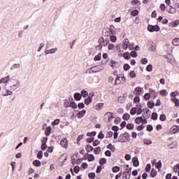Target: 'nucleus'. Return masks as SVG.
<instances>
[{
    "label": "nucleus",
    "mask_w": 179,
    "mask_h": 179,
    "mask_svg": "<svg viewBox=\"0 0 179 179\" xmlns=\"http://www.w3.org/2000/svg\"><path fill=\"white\" fill-rule=\"evenodd\" d=\"M127 82V78L124 76H117L114 85L116 86L117 85H124Z\"/></svg>",
    "instance_id": "3"
},
{
    "label": "nucleus",
    "mask_w": 179,
    "mask_h": 179,
    "mask_svg": "<svg viewBox=\"0 0 179 179\" xmlns=\"http://www.w3.org/2000/svg\"><path fill=\"white\" fill-rule=\"evenodd\" d=\"M60 145L62 148L66 149V148H68V139L65 138L63 140H61Z\"/></svg>",
    "instance_id": "13"
},
{
    "label": "nucleus",
    "mask_w": 179,
    "mask_h": 179,
    "mask_svg": "<svg viewBox=\"0 0 179 179\" xmlns=\"http://www.w3.org/2000/svg\"><path fill=\"white\" fill-rule=\"evenodd\" d=\"M74 99L77 101H79L82 99V95L79 93L74 94Z\"/></svg>",
    "instance_id": "25"
},
{
    "label": "nucleus",
    "mask_w": 179,
    "mask_h": 179,
    "mask_svg": "<svg viewBox=\"0 0 179 179\" xmlns=\"http://www.w3.org/2000/svg\"><path fill=\"white\" fill-rule=\"evenodd\" d=\"M85 73H94V71H93V69L91 67L85 71Z\"/></svg>",
    "instance_id": "58"
},
{
    "label": "nucleus",
    "mask_w": 179,
    "mask_h": 179,
    "mask_svg": "<svg viewBox=\"0 0 179 179\" xmlns=\"http://www.w3.org/2000/svg\"><path fill=\"white\" fill-rule=\"evenodd\" d=\"M122 118H123V120H126V121H128V120H129V118H131V115H129V114H128V113H124V114L123 115Z\"/></svg>",
    "instance_id": "42"
},
{
    "label": "nucleus",
    "mask_w": 179,
    "mask_h": 179,
    "mask_svg": "<svg viewBox=\"0 0 179 179\" xmlns=\"http://www.w3.org/2000/svg\"><path fill=\"white\" fill-rule=\"evenodd\" d=\"M152 69H153V66H152V64H148L146 67L147 72H152Z\"/></svg>",
    "instance_id": "46"
},
{
    "label": "nucleus",
    "mask_w": 179,
    "mask_h": 179,
    "mask_svg": "<svg viewBox=\"0 0 179 179\" xmlns=\"http://www.w3.org/2000/svg\"><path fill=\"white\" fill-rule=\"evenodd\" d=\"M37 157H38V159H40V160H41V159H43V151L40 150L38 152Z\"/></svg>",
    "instance_id": "54"
},
{
    "label": "nucleus",
    "mask_w": 179,
    "mask_h": 179,
    "mask_svg": "<svg viewBox=\"0 0 179 179\" xmlns=\"http://www.w3.org/2000/svg\"><path fill=\"white\" fill-rule=\"evenodd\" d=\"M177 141H174L169 145V148H170L171 149H176V148H177Z\"/></svg>",
    "instance_id": "26"
},
{
    "label": "nucleus",
    "mask_w": 179,
    "mask_h": 179,
    "mask_svg": "<svg viewBox=\"0 0 179 179\" xmlns=\"http://www.w3.org/2000/svg\"><path fill=\"white\" fill-rule=\"evenodd\" d=\"M81 96H83V97L86 99V97L89 96V93L86 90H83L81 91Z\"/></svg>",
    "instance_id": "30"
},
{
    "label": "nucleus",
    "mask_w": 179,
    "mask_h": 179,
    "mask_svg": "<svg viewBox=\"0 0 179 179\" xmlns=\"http://www.w3.org/2000/svg\"><path fill=\"white\" fill-rule=\"evenodd\" d=\"M109 30L112 34H118V33H121V29L114 28L113 26L110 27Z\"/></svg>",
    "instance_id": "10"
},
{
    "label": "nucleus",
    "mask_w": 179,
    "mask_h": 179,
    "mask_svg": "<svg viewBox=\"0 0 179 179\" xmlns=\"http://www.w3.org/2000/svg\"><path fill=\"white\" fill-rule=\"evenodd\" d=\"M142 93V88L140 87H137L134 90V94H136V96H139Z\"/></svg>",
    "instance_id": "17"
},
{
    "label": "nucleus",
    "mask_w": 179,
    "mask_h": 179,
    "mask_svg": "<svg viewBox=\"0 0 179 179\" xmlns=\"http://www.w3.org/2000/svg\"><path fill=\"white\" fill-rule=\"evenodd\" d=\"M73 170H74V173H76V174H78V173H79L80 169L79 168V166H76L74 167Z\"/></svg>",
    "instance_id": "64"
},
{
    "label": "nucleus",
    "mask_w": 179,
    "mask_h": 179,
    "mask_svg": "<svg viewBox=\"0 0 179 179\" xmlns=\"http://www.w3.org/2000/svg\"><path fill=\"white\" fill-rule=\"evenodd\" d=\"M85 150L88 152H93V147L92 145H87L85 147Z\"/></svg>",
    "instance_id": "34"
},
{
    "label": "nucleus",
    "mask_w": 179,
    "mask_h": 179,
    "mask_svg": "<svg viewBox=\"0 0 179 179\" xmlns=\"http://www.w3.org/2000/svg\"><path fill=\"white\" fill-rule=\"evenodd\" d=\"M109 66H111L113 69H117V62L115 60H110L108 63Z\"/></svg>",
    "instance_id": "16"
},
{
    "label": "nucleus",
    "mask_w": 179,
    "mask_h": 179,
    "mask_svg": "<svg viewBox=\"0 0 179 179\" xmlns=\"http://www.w3.org/2000/svg\"><path fill=\"white\" fill-rule=\"evenodd\" d=\"M128 139H129V134L128 133H124L119 136L117 142H120V143H124V142H127Z\"/></svg>",
    "instance_id": "2"
},
{
    "label": "nucleus",
    "mask_w": 179,
    "mask_h": 179,
    "mask_svg": "<svg viewBox=\"0 0 179 179\" xmlns=\"http://www.w3.org/2000/svg\"><path fill=\"white\" fill-rule=\"evenodd\" d=\"M88 177H89V178H90V179H94V178H96V173H93V172L90 173L88 174Z\"/></svg>",
    "instance_id": "49"
},
{
    "label": "nucleus",
    "mask_w": 179,
    "mask_h": 179,
    "mask_svg": "<svg viewBox=\"0 0 179 179\" xmlns=\"http://www.w3.org/2000/svg\"><path fill=\"white\" fill-rule=\"evenodd\" d=\"M145 100H150V93H145L144 95Z\"/></svg>",
    "instance_id": "62"
},
{
    "label": "nucleus",
    "mask_w": 179,
    "mask_h": 179,
    "mask_svg": "<svg viewBox=\"0 0 179 179\" xmlns=\"http://www.w3.org/2000/svg\"><path fill=\"white\" fill-rule=\"evenodd\" d=\"M130 56L133 58H136L138 57V53L135 51H131L130 53Z\"/></svg>",
    "instance_id": "51"
},
{
    "label": "nucleus",
    "mask_w": 179,
    "mask_h": 179,
    "mask_svg": "<svg viewBox=\"0 0 179 179\" xmlns=\"http://www.w3.org/2000/svg\"><path fill=\"white\" fill-rule=\"evenodd\" d=\"M101 150V148L100 147H97L94 150V153L95 155H100V152Z\"/></svg>",
    "instance_id": "40"
},
{
    "label": "nucleus",
    "mask_w": 179,
    "mask_h": 179,
    "mask_svg": "<svg viewBox=\"0 0 179 179\" xmlns=\"http://www.w3.org/2000/svg\"><path fill=\"white\" fill-rule=\"evenodd\" d=\"M161 96H163L164 97H166V96H167L168 93H167V90H162L160 92H159Z\"/></svg>",
    "instance_id": "39"
},
{
    "label": "nucleus",
    "mask_w": 179,
    "mask_h": 179,
    "mask_svg": "<svg viewBox=\"0 0 179 179\" xmlns=\"http://www.w3.org/2000/svg\"><path fill=\"white\" fill-rule=\"evenodd\" d=\"M129 40L128 38H125L122 45L123 50H127L129 47Z\"/></svg>",
    "instance_id": "14"
},
{
    "label": "nucleus",
    "mask_w": 179,
    "mask_h": 179,
    "mask_svg": "<svg viewBox=\"0 0 179 179\" xmlns=\"http://www.w3.org/2000/svg\"><path fill=\"white\" fill-rule=\"evenodd\" d=\"M101 59V53H99L94 58V61H100Z\"/></svg>",
    "instance_id": "48"
},
{
    "label": "nucleus",
    "mask_w": 179,
    "mask_h": 179,
    "mask_svg": "<svg viewBox=\"0 0 179 179\" xmlns=\"http://www.w3.org/2000/svg\"><path fill=\"white\" fill-rule=\"evenodd\" d=\"M59 119H56L55 120L52 122V125L53 127H55V125H58V124H59Z\"/></svg>",
    "instance_id": "52"
},
{
    "label": "nucleus",
    "mask_w": 179,
    "mask_h": 179,
    "mask_svg": "<svg viewBox=\"0 0 179 179\" xmlns=\"http://www.w3.org/2000/svg\"><path fill=\"white\" fill-rule=\"evenodd\" d=\"M99 41V45L98 47H99L100 50H101L103 47H106L108 43H110V41L108 40V38L104 39V38H100Z\"/></svg>",
    "instance_id": "4"
},
{
    "label": "nucleus",
    "mask_w": 179,
    "mask_h": 179,
    "mask_svg": "<svg viewBox=\"0 0 179 179\" xmlns=\"http://www.w3.org/2000/svg\"><path fill=\"white\" fill-rule=\"evenodd\" d=\"M20 64H14L11 67L10 69H19L20 68Z\"/></svg>",
    "instance_id": "36"
},
{
    "label": "nucleus",
    "mask_w": 179,
    "mask_h": 179,
    "mask_svg": "<svg viewBox=\"0 0 179 179\" xmlns=\"http://www.w3.org/2000/svg\"><path fill=\"white\" fill-rule=\"evenodd\" d=\"M41 149L43 150H45V149H47V144L45 142L42 141V144H41Z\"/></svg>",
    "instance_id": "53"
},
{
    "label": "nucleus",
    "mask_w": 179,
    "mask_h": 179,
    "mask_svg": "<svg viewBox=\"0 0 179 179\" xmlns=\"http://www.w3.org/2000/svg\"><path fill=\"white\" fill-rule=\"evenodd\" d=\"M10 81V76H6L0 79V85H8V82Z\"/></svg>",
    "instance_id": "6"
},
{
    "label": "nucleus",
    "mask_w": 179,
    "mask_h": 179,
    "mask_svg": "<svg viewBox=\"0 0 179 179\" xmlns=\"http://www.w3.org/2000/svg\"><path fill=\"white\" fill-rule=\"evenodd\" d=\"M96 131L88 132L87 136H96Z\"/></svg>",
    "instance_id": "57"
},
{
    "label": "nucleus",
    "mask_w": 179,
    "mask_h": 179,
    "mask_svg": "<svg viewBox=\"0 0 179 179\" xmlns=\"http://www.w3.org/2000/svg\"><path fill=\"white\" fill-rule=\"evenodd\" d=\"M86 115V110H83L77 114L78 118H83V116Z\"/></svg>",
    "instance_id": "19"
},
{
    "label": "nucleus",
    "mask_w": 179,
    "mask_h": 179,
    "mask_svg": "<svg viewBox=\"0 0 179 179\" xmlns=\"http://www.w3.org/2000/svg\"><path fill=\"white\" fill-rule=\"evenodd\" d=\"M66 107H71V108H78V104L75 101L67 102L64 103Z\"/></svg>",
    "instance_id": "11"
},
{
    "label": "nucleus",
    "mask_w": 179,
    "mask_h": 179,
    "mask_svg": "<svg viewBox=\"0 0 179 179\" xmlns=\"http://www.w3.org/2000/svg\"><path fill=\"white\" fill-rule=\"evenodd\" d=\"M149 93L151 95V97H153V99H156L157 97V94L154 90L149 89Z\"/></svg>",
    "instance_id": "18"
},
{
    "label": "nucleus",
    "mask_w": 179,
    "mask_h": 179,
    "mask_svg": "<svg viewBox=\"0 0 179 179\" xmlns=\"http://www.w3.org/2000/svg\"><path fill=\"white\" fill-rule=\"evenodd\" d=\"M123 57L124 59H131V55L129 54V52H126L123 54Z\"/></svg>",
    "instance_id": "28"
},
{
    "label": "nucleus",
    "mask_w": 179,
    "mask_h": 179,
    "mask_svg": "<svg viewBox=\"0 0 179 179\" xmlns=\"http://www.w3.org/2000/svg\"><path fill=\"white\" fill-rule=\"evenodd\" d=\"M143 142L144 145H152V141L149 138L144 139Z\"/></svg>",
    "instance_id": "37"
},
{
    "label": "nucleus",
    "mask_w": 179,
    "mask_h": 179,
    "mask_svg": "<svg viewBox=\"0 0 179 179\" xmlns=\"http://www.w3.org/2000/svg\"><path fill=\"white\" fill-rule=\"evenodd\" d=\"M113 173H118L120 171V166H115L112 168Z\"/></svg>",
    "instance_id": "38"
},
{
    "label": "nucleus",
    "mask_w": 179,
    "mask_h": 179,
    "mask_svg": "<svg viewBox=\"0 0 179 179\" xmlns=\"http://www.w3.org/2000/svg\"><path fill=\"white\" fill-rule=\"evenodd\" d=\"M152 120H157V114L156 113H152L151 115Z\"/></svg>",
    "instance_id": "56"
},
{
    "label": "nucleus",
    "mask_w": 179,
    "mask_h": 179,
    "mask_svg": "<svg viewBox=\"0 0 179 179\" xmlns=\"http://www.w3.org/2000/svg\"><path fill=\"white\" fill-rule=\"evenodd\" d=\"M138 13L139 11H138V10H134L133 11H131V15H132L133 16H137Z\"/></svg>",
    "instance_id": "61"
},
{
    "label": "nucleus",
    "mask_w": 179,
    "mask_h": 179,
    "mask_svg": "<svg viewBox=\"0 0 179 179\" xmlns=\"http://www.w3.org/2000/svg\"><path fill=\"white\" fill-rule=\"evenodd\" d=\"M129 75L131 78H136V73H135V71H130Z\"/></svg>",
    "instance_id": "60"
},
{
    "label": "nucleus",
    "mask_w": 179,
    "mask_h": 179,
    "mask_svg": "<svg viewBox=\"0 0 179 179\" xmlns=\"http://www.w3.org/2000/svg\"><path fill=\"white\" fill-rule=\"evenodd\" d=\"M148 108H155V103L154 102H152V101H149L148 103Z\"/></svg>",
    "instance_id": "45"
},
{
    "label": "nucleus",
    "mask_w": 179,
    "mask_h": 179,
    "mask_svg": "<svg viewBox=\"0 0 179 179\" xmlns=\"http://www.w3.org/2000/svg\"><path fill=\"white\" fill-rule=\"evenodd\" d=\"M170 132L172 134H178L179 133V125L178 126H177V125L172 126L170 129Z\"/></svg>",
    "instance_id": "9"
},
{
    "label": "nucleus",
    "mask_w": 179,
    "mask_h": 179,
    "mask_svg": "<svg viewBox=\"0 0 179 179\" xmlns=\"http://www.w3.org/2000/svg\"><path fill=\"white\" fill-rule=\"evenodd\" d=\"M105 117L106 119H108V122H111V121L114 120V115L113 114V113L110 112H107L105 114Z\"/></svg>",
    "instance_id": "8"
},
{
    "label": "nucleus",
    "mask_w": 179,
    "mask_h": 179,
    "mask_svg": "<svg viewBox=\"0 0 179 179\" xmlns=\"http://www.w3.org/2000/svg\"><path fill=\"white\" fill-rule=\"evenodd\" d=\"M172 44L173 45H175V47H177L179 45V38H175L173 40H172Z\"/></svg>",
    "instance_id": "23"
},
{
    "label": "nucleus",
    "mask_w": 179,
    "mask_h": 179,
    "mask_svg": "<svg viewBox=\"0 0 179 179\" xmlns=\"http://www.w3.org/2000/svg\"><path fill=\"white\" fill-rule=\"evenodd\" d=\"M33 164L36 167H40V166H41V162H40L39 160H35L33 162Z\"/></svg>",
    "instance_id": "29"
},
{
    "label": "nucleus",
    "mask_w": 179,
    "mask_h": 179,
    "mask_svg": "<svg viewBox=\"0 0 179 179\" xmlns=\"http://www.w3.org/2000/svg\"><path fill=\"white\" fill-rule=\"evenodd\" d=\"M110 41H111V43H115V41H117V36L114 35L110 36Z\"/></svg>",
    "instance_id": "44"
},
{
    "label": "nucleus",
    "mask_w": 179,
    "mask_h": 179,
    "mask_svg": "<svg viewBox=\"0 0 179 179\" xmlns=\"http://www.w3.org/2000/svg\"><path fill=\"white\" fill-rule=\"evenodd\" d=\"M169 27H177L179 26V20L169 22Z\"/></svg>",
    "instance_id": "15"
},
{
    "label": "nucleus",
    "mask_w": 179,
    "mask_h": 179,
    "mask_svg": "<svg viewBox=\"0 0 179 179\" xmlns=\"http://www.w3.org/2000/svg\"><path fill=\"white\" fill-rule=\"evenodd\" d=\"M155 168L157 169L158 171H160L162 169V161L159 160L158 162L155 163Z\"/></svg>",
    "instance_id": "27"
},
{
    "label": "nucleus",
    "mask_w": 179,
    "mask_h": 179,
    "mask_svg": "<svg viewBox=\"0 0 179 179\" xmlns=\"http://www.w3.org/2000/svg\"><path fill=\"white\" fill-rule=\"evenodd\" d=\"M103 106H104V103H98V104L96 105L95 109H96L97 111H100V110H101Z\"/></svg>",
    "instance_id": "21"
},
{
    "label": "nucleus",
    "mask_w": 179,
    "mask_h": 179,
    "mask_svg": "<svg viewBox=\"0 0 179 179\" xmlns=\"http://www.w3.org/2000/svg\"><path fill=\"white\" fill-rule=\"evenodd\" d=\"M136 110H137V108H132L130 110V114L131 115H135V114H136Z\"/></svg>",
    "instance_id": "47"
},
{
    "label": "nucleus",
    "mask_w": 179,
    "mask_h": 179,
    "mask_svg": "<svg viewBox=\"0 0 179 179\" xmlns=\"http://www.w3.org/2000/svg\"><path fill=\"white\" fill-rule=\"evenodd\" d=\"M133 166L134 167H138V166H139V161L138 160V157H135L133 158Z\"/></svg>",
    "instance_id": "20"
},
{
    "label": "nucleus",
    "mask_w": 179,
    "mask_h": 179,
    "mask_svg": "<svg viewBox=\"0 0 179 179\" xmlns=\"http://www.w3.org/2000/svg\"><path fill=\"white\" fill-rule=\"evenodd\" d=\"M150 169H151L150 164H148L146 165V166H145V171H146L147 173H149V171H150Z\"/></svg>",
    "instance_id": "59"
},
{
    "label": "nucleus",
    "mask_w": 179,
    "mask_h": 179,
    "mask_svg": "<svg viewBox=\"0 0 179 179\" xmlns=\"http://www.w3.org/2000/svg\"><path fill=\"white\" fill-rule=\"evenodd\" d=\"M150 176L153 178H155V177H156V176H157V171H156V170H155V169H152L151 170V172H150Z\"/></svg>",
    "instance_id": "33"
},
{
    "label": "nucleus",
    "mask_w": 179,
    "mask_h": 179,
    "mask_svg": "<svg viewBox=\"0 0 179 179\" xmlns=\"http://www.w3.org/2000/svg\"><path fill=\"white\" fill-rule=\"evenodd\" d=\"M107 149H110L112 152H115V147L113 145H111V143H110L109 145H108L106 146Z\"/></svg>",
    "instance_id": "32"
},
{
    "label": "nucleus",
    "mask_w": 179,
    "mask_h": 179,
    "mask_svg": "<svg viewBox=\"0 0 179 179\" xmlns=\"http://www.w3.org/2000/svg\"><path fill=\"white\" fill-rule=\"evenodd\" d=\"M57 51H58V48H55L46 50L45 51V55H48L50 54H55V52H57Z\"/></svg>",
    "instance_id": "12"
},
{
    "label": "nucleus",
    "mask_w": 179,
    "mask_h": 179,
    "mask_svg": "<svg viewBox=\"0 0 179 179\" xmlns=\"http://www.w3.org/2000/svg\"><path fill=\"white\" fill-rule=\"evenodd\" d=\"M95 157L93 154L90 155L88 162H94Z\"/></svg>",
    "instance_id": "50"
},
{
    "label": "nucleus",
    "mask_w": 179,
    "mask_h": 179,
    "mask_svg": "<svg viewBox=\"0 0 179 179\" xmlns=\"http://www.w3.org/2000/svg\"><path fill=\"white\" fill-rule=\"evenodd\" d=\"M6 93L3 94V96H12V94H13V92H13V90L6 89Z\"/></svg>",
    "instance_id": "31"
},
{
    "label": "nucleus",
    "mask_w": 179,
    "mask_h": 179,
    "mask_svg": "<svg viewBox=\"0 0 179 179\" xmlns=\"http://www.w3.org/2000/svg\"><path fill=\"white\" fill-rule=\"evenodd\" d=\"M148 31H150V33H153V31H159L160 30V27L158 25H148Z\"/></svg>",
    "instance_id": "5"
},
{
    "label": "nucleus",
    "mask_w": 179,
    "mask_h": 179,
    "mask_svg": "<svg viewBox=\"0 0 179 179\" xmlns=\"http://www.w3.org/2000/svg\"><path fill=\"white\" fill-rule=\"evenodd\" d=\"M92 69L94 71V73H96V72H100L101 71V69H100V68H99L98 66H92Z\"/></svg>",
    "instance_id": "43"
},
{
    "label": "nucleus",
    "mask_w": 179,
    "mask_h": 179,
    "mask_svg": "<svg viewBox=\"0 0 179 179\" xmlns=\"http://www.w3.org/2000/svg\"><path fill=\"white\" fill-rule=\"evenodd\" d=\"M134 124L132 123H128L127 125H126V128L127 129H129L130 131H132V129H134Z\"/></svg>",
    "instance_id": "35"
},
{
    "label": "nucleus",
    "mask_w": 179,
    "mask_h": 179,
    "mask_svg": "<svg viewBox=\"0 0 179 179\" xmlns=\"http://www.w3.org/2000/svg\"><path fill=\"white\" fill-rule=\"evenodd\" d=\"M159 120H160V121H166V115L162 114L159 116Z\"/></svg>",
    "instance_id": "63"
},
{
    "label": "nucleus",
    "mask_w": 179,
    "mask_h": 179,
    "mask_svg": "<svg viewBox=\"0 0 179 179\" xmlns=\"http://www.w3.org/2000/svg\"><path fill=\"white\" fill-rule=\"evenodd\" d=\"M94 96V93H90L89 96L85 99V104L86 106H89L93 101V96Z\"/></svg>",
    "instance_id": "7"
},
{
    "label": "nucleus",
    "mask_w": 179,
    "mask_h": 179,
    "mask_svg": "<svg viewBox=\"0 0 179 179\" xmlns=\"http://www.w3.org/2000/svg\"><path fill=\"white\" fill-rule=\"evenodd\" d=\"M106 163H107V159L106 158H102L99 161V164H101V166L106 164Z\"/></svg>",
    "instance_id": "41"
},
{
    "label": "nucleus",
    "mask_w": 179,
    "mask_h": 179,
    "mask_svg": "<svg viewBox=\"0 0 179 179\" xmlns=\"http://www.w3.org/2000/svg\"><path fill=\"white\" fill-rule=\"evenodd\" d=\"M10 82L12 85L10 86V90L15 92V90H17L20 87V80L19 79H11Z\"/></svg>",
    "instance_id": "1"
},
{
    "label": "nucleus",
    "mask_w": 179,
    "mask_h": 179,
    "mask_svg": "<svg viewBox=\"0 0 179 179\" xmlns=\"http://www.w3.org/2000/svg\"><path fill=\"white\" fill-rule=\"evenodd\" d=\"M51 131H52L51 127H47L45 130V135L46 136H50L51 135Z\"/></svg>",
    "instance_id": "22"
},
{
    "label": "nucleus",
    "mask_w": 179,
    "mask_h": 179,
    "mask_svg": "<svg viewBox=\"0 0 179 179\" xmlns=\"http://www.w3.org/2000/svg\"><path fill=\"white\" fill-rule=\"evenodd\" d=\"M179 170V164H177L176 165H175L173 166V171L174 173H177V171H178Z\"/></svg>",
    "instance_id": "55"
},
{
    "label": "nucleus",
    "mask_w": 179,
    "mask_h": 179,
    "mask_svg": "<svg viewBox=\"0 0 179 179\" xmlns=\"http://www.w3.org/2000/svg\"><path fill=\"white\" fill-rule=\"evenodd\" d=\"M142 121H143V116H142V117H137L135 119L136 124H141V123H142Z\"/></svg>",
    "instance_id": "24"
}]
</instances>
